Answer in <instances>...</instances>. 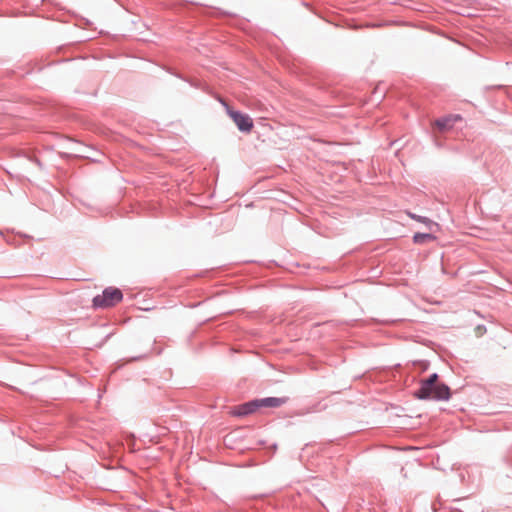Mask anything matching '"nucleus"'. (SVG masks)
Instances as JSON below:
<instances>
[{"mask_svg": "<svg viewBox=\"0 0 512 512\" xmlns=\"http://www.w3.org/2000/svg\"><path fill=\"white\" fill-rule=\"evenodd\" d=\"M286 398L269 397L258 400V407H279L286 403Z\"/></svg>", "mask_w": 512, "mask_h": 512, "instance_id": "nucleus-5", "label": "nucleus"}, {"mask_svg": "<svg viewBox=\"0 0 512 512\" xmlns=\"http://www.w3.org/2000/svg\"><path fill=\"white\" fill-rule=\"evenodd\" d=\"M435 237L428 233H416L413 237V240L416 244H422L426 241L434 240Z\"/></svg>", "mask_w": 512, "mask_h": 512, "instance_id": "nucleus-6", "label": "nucleus"}, {"mask_svg": "<svg viewBox=\"0 0 512 512\" xmlns=\"http://www.w3.org/2000/svg\"><path fill=\"white\" fill-rule=\"evenodd\" d=\"M261 125V127H263L264 129L267 128V124L265 123V120H263L262 122L259 123Z\"/></svg>", "mask_w": 512, "mask_h": 512, "instance_id": "nucleus-8", "label": "nucleus"}, {"mask_svg": "<svg viewBox=\"0 0 512 512\" xmlns=\"http://www.w3.org/2000/svg\"><path fill=\"white\" fill-rule=\"evenodd\" d=\"M256 410V401H250L242 405H238L232 408L230 411L231 415L234 416H245L253 413Z\"/></svg>", "mask_w": 512, "mask_h": 512, "instance_id": "nucleus-4", "label": "nucleus"}, {"mask_svg": "<svg viewBox=\"0 0 512 512\" xmlns=\"http://www.w3.org/2000/svg\"><path fill=\"white\" fill-rule=\"evenodd\" d=\"M123 298L121 290L115 287L106 288L102 294L97 295L93 299L95 307L108 308L119 303Z\"/></svg>", "mask_w": 512, "mask_h": 512, "instance_id": "nucleus-2", "label": "nucleus"}, {"mask_svg": "<svg viewBox=\"0 0 512 512\" xmlns=\"http://www.w3.org/2000/svg\"><path fill=\"white\" fill-rule=\"evenodd\" d=\"M230 117L233 119L239 130L250 132L253 128V120L248 115L241 114L236 111H229Z\"/></svg>", "mask_w": 512, "mask_h": 512, "instance_id": "nucleus-3", "label": "nucleus"}, {"mask_svg": "<svg viewBox=\"0 0 512 512\" xmlns=\"http://www.w3.org/2000/svg\"><path fill=\"white\" fill-rule=\"evenodd\" d=\"M418 221L425 222V219H422L420 217L417 218Z\"/></svg>", "mask_w": 512, "mask_h": 512, "instance_id": "nucleus-9", "label": "nucleus"}, {"mask_svg": "<svg viewBox=\"0 0 512 512\" xmlns=\"http://www.w3.org/2000/svg\"><path fill=\"white\" fill-rule=\"evenodd\" d=\"M414 396L421 400H448L450 389L445 384L438 382V375L432 374L429 378L421 381L420 388Z\"/></svg>", "mask_w": 512, "mask_h": 512, "instance_id": "nucleus-1", "label": "nucleus"}, {"mask_svg": "<svg viewBox=\"0 0 512 512\" xmlns=\"http://www.w3.org/2000/svg\"><path fill=\"white\" fill-rule=\"evenodd\" d=\"M435 125L440 129H445L448 126V120H437Z\"/></svg>", "mask_w": 512, "mask_h": 512, "instance_id": "nucleus-7", "label": "nucleus"}]
</instances>
